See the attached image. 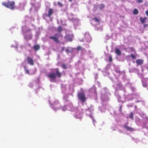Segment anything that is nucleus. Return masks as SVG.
Instances as JSON below:
<instances>
[{"label": "nucleus", "instance_id": "37998d69", "mask_svg": "<svg viewBox=\"0 0 148 148\" xmlns=\"http://www.w3.org/2000/svg\"><path fill=\"white\" fill-rule=\"evenodd\" d=\"M135 102H138V101H135Z\"/></svg>", "mask_w": 148, "mask_h": 148}, {"label": "nucleus", "instance_id": "f03ea898", "mask_svg": "<svg viewBox=\"0 0 148 148\" xmlns=\"http://www.w3.org/2000/svg\"><path fill=\"white\" fill-rule=\"evenodd\" d=\"M110 95V93L108 92L107 88H105L102 90L101 95V99L102 103H106L109 100V96Z\"/></svg>", "mask_w": 148, "mask_h": 148}, {"label": "nucleus", "instance_id": "6e6552de", "mask_svg": "<svg viewBox=\"0 0 148 148\" xmlns=\"http://www.w3.org/2000/svg\"><path fill=\"white\" fill-rule=\"evenodd\" d=\"M27 60L28 63L30 65H34V63L32 59L29 57H28L27 58Z\"/></svg>", "mask_w": 148, "mask_h": 148}, {"label": "nucleus", "instance_id": "4468645a", "mask_svg": "<svg viewBox=\"0 0 148 148\" xmlns=\"http://www.w3.org/2000/svg\"><path fill=\"white\" fill-rule=\"evenodd\" d=\"M53 10L52 9H50L49 10L48 12V14L47 16L48 17H50L52 14L53 13Z\"/></svg>", "mask_w": 148, "mask_h": 148}, {"label": "nucleus", "instance_id": "dca6fc26", "mask_svg": "<svg viewBox=\"0 0 148 148\" xmlns=\"http://www.w3.org/2000/svg\"><path fill=\"white\" fill-rule=\"evenodd\" d=\"M62 30V26H60L57 28V31L59 33H60Z\"/></svg>", "mask_w": 148, "mask_h": 148}, {"label": "nucleus", "instance_id": "bb28decb", "mask_svg": "<svg viewBox=\"0 0 148 148\" xmlns=\"http://www.w3.org/2000/svg\"><path fill=\"white\" fill-rule=\"evenodd\" d=\"M136 1L138 3H142L143 2V0H136Z\"/></svg>", "mask_w": 148, "mask_h": 148}, {"label": "nucleus", "instance_id": "cd10ccee", "mask_svg": "<svg viewBox=\"0 0 148 148\" xmlns=\"http://www.w3.org/2000/svg\"><path fill=\"white\" fill-rule=\"evenodd\" d=\"M94 20H95V21L97 22H99V19L97 18H94Z\"/></svg>", "mask_w": 148, "mask_h": 148}, {"label": "nucleus", "instance_id": "c85d7f7f", "mask_svg": "<svg viewBox=\"0 0 148 148\" xmlns=\"http://www.w3.org/2000/svg\"><path fill=\"white\" fill-rule=\"evenodd\" d=\"M82 49V47L80 46H78L77 48V49L78 51H79Z\"/></svg>", "mask_w": 148, "mask_h": 148}, {"label": "nucleus", "instance_id": "a18cd8bd", "mask_svg": "<svg viewBox=\"0 0 148 148\" xmlns=\"http://www.w3.org/2000/svg\"><path fill=\"white\" fill-rule=\"evenodd\" d=\"M97 75H95V78H96V77H97Z\"/></svg>", "mask_w": 148, "mask_h": 148}, {"label": "nucleus", "instance_id": "f8f14e48", "mask_svg": "<svg viewBox=\"0 0 148 148\" xmlns=\"http://www.w3.org/2000/svg\"><path fill=\"white\" fill-rule=\"evenodd\" d=\"M33 48L35 51H37L40 49V46L39 45L36 44L34 45L33 46Z\"/></svg>", "mask_w": 148, "mask_h": 148}, {"label": "nucleus", "instance_id": "4be33fe9", "mask_svg": "<svg viewBox=\"0 0 148 148\" xmlns=\"http://www.w3.org/2000/svg\"><path fill=\"white\" fill-rule=\"evenodd\" d=\"M95 86L97 85L99 87L100 85V84L98 81H95Z\"/></svg>", "mask_w": 148, "mask_h": 148}, {"label": "nucleus", "instance_id": "f257e3e1", "mask_svg": "<svg viewBox=\"0 0 148 148\" xmlns=\"http://www.w3.org/2000/svg\"><path fill=\"white\" fill-rule=\"evenodd\" d=\"M126 85L128 87L130 86L131 89L134 92L133 93H132V94H129L128 95H127L126 90L125 88L122 87V85L120 83L117 84V88L120 89L121 90H123L125 93L123 95V96L122 97H121L118 94L116 93L115 94V95L117 98L119 102L123 103L127 101H131L135 99H138L140 97L139 95V94H136V93L134 92V90H135V88L132 86L129 82L126 83Z\"/></svg>", "mask_w": 148, "mask_h": 148}, {"label": "nucleus", "instance_id": "aec40b11", "mask_svg": "<svg viewBox=\"0 0 148 148\" xmlns=\"http://www.w3.org/2000/svg\"><path fill=\"white\" fill-rule=\"evenodd\" d=\"M140 21L142 23H144L145 22V20L143 19V18L140 17Z\"/></svg>", "mask_w": 148, "mask_h": 148}, {"label": "nucleus", "instance_id": "412c9836", "mask_svg": "<svg viewBox=\"0 0 148 148\" xmlns=\"http://www.w3.org/2000/svg\"><path fill=\"white\" fill-rule=\"evenodd\" d=\"M129 118H131L132 119H134L133 118V114L132 112H131L130 114V116H129Z\"/></svg>", "mask_w": 148, "mask_h": 148}, {"label": "nucleus", "instance_id": "c756f323", "mask_svg": "<svg viewBox=\"0 0 148 148\" xmlns=\"http://www.w3.org/2000/svg\"><path fill=\"white\" fill-rule=\"evenodd\" d=\"M122 107V106H120L119 108V110L120 112H121Z\"/></svg>", "mask_w": 148, "mask_h": 148}, {"label": "nucleus", "instance_id": "c03bdc74", "mask_svg": "<svg viewBox=\"0 0 148 148\" xmlns=\"http://www.w3.org/2000/svg\"><path fill=\"white\" fill-rule=\"evenodd\" d=\"M31 30V29H29V31H30Z\"/></svg>", "mask_w": 148, "mask_h": 148}, {"label": "nucleus", "instance_id": "0eeeda50", "mask_svg": "<svg viewBox=\"0 0 148 148\" xmlns=\"http://www.w3.org/2000/svg\"><path fill=\"white\" fill-rule=\"evenodd\" d=\"M127 124H125L124 125L123 127L125 129L127 130L130 131V132H132L135 131V130L134 128H132L131 127L128 126H127Z\"/></svg>", "mask_w": 148, "mask_h": 148}, {"label": "nucleus", "instance_id": "2f4dec72", "mask_svg": "<svg viewBox=\"0 0 148 148\" xmlns=\"http://www.w3.org/2000/svg\"><path fill=\"white\" fill-rule=\"evenodd\" d=\"M65 47H63L62 48V49H61V51L62 52V51H64L65 49Z\"/></svg>", "mask_w": 148, "mask_h": 148}, {"label": "nucleus", "instance_id": "5701e85b", "mask_svg": "<svg viewBox=\"0 0 148 148\" xmlns=\"http://www.w3.org/2000/svg\"><path fill=\"white\" fill-rule=\"evenodd\" d=\"M58 4L59 6L60 7H62L63 6V4L59 1H58Z\"/></svg>", "mask_w": 148, "mask_h": 148}, {"label": "nucleus", "instance_id": "393cba45", "mask_svg": "<svg viewBox=\"0 0 148 148\" xmlns=\"http://www.w3.org/2000/svg\"><path fill=\"white\" fill-rule=\"evenodd\" d=\"M56 74H60L58 69H55Z\"/></svg>", "mask_w": 148, "mask_h": 148}, {"label": "nucleus", "instance_id": "f3484780", "mask_svg": "<svg viewBox=\"0 0 148 148\" xmlns=\"http://www.w3.org/2000/svg\"><path fill=\"white\" fill-rule=\"evenodd\" d=\"M105 7V5L103 4H101L99 5V7L100 10H101L102 9L104 8Z\"/></svg>", "mask_w": 148, "mask_h": 148}, {"label": "nucleus", "instance_id": "20e7f679", "mask_svg": "<svg viewBox=\"0 0 148 148\" xmlns=\"http://www.w3.org/2000/svg\"><path fill=\"white\" fill-rule=\"evenodd\" d=\"M62 36V35H60L59 34L56 33L53 36H50L49 37L50 39L52 40L56 43H58L60 42L59 38L60 37Z\"/></svg>", "mask_w": 148, "mask_h": 148}, {"label": "nucleus", "instance_id": "ddd939ff", "mask_svg": "<svg viewBox=\"0 0 148 148\" xmlns=\"http://www.w3.org/2000/svg\"><path fill=\"white\" fill-rule=\"evenodd\" d=\"M104 104H103L102 108L100 107H99V109L101 112H104L105 111V109Z\"/></svg>", "mask_w": 148, "mask_h": 148}, {"label": "nucleus", "instance_id": "a19ab883", "mask_svg": "<svg viewBox=\"0 0 148 148\" xmlns=\"http://www.w3.org/2000/svg\"><path fill=\"white\" fill-rule=\"evenodd\" d=\"M137 120H139V119H137L136 120V121Z\"/></svg>", "mask_w": 148, "mask_h": 148}, {"label": "nucleus", "instance_id": "1a4fd4ad", "mask_svg": "<svg viewBox=\"0 0 148 148\" xmlns=\"http://www.w3.org/2000/svg\"><path fill=\"white\" fill-rule=\"evenodd\" d=\"M65 38L69 42H71L73 40V36L72 35L68 34L65 36Z\"/></svg>", "mask_w": 148, "mask_h": 148}, {"label": "nucleus", "instance_id": "e433bc0d", "mask_svg": "<svg viewBox=\"0 0 148 148\" xmlns=\"http://www.w3.org/2000/svg\"><path fill=\"white\" fill-rule=\"evenodd\" d=\"M133 104H130V106H129V105H127V106H129V107H131L132 106Z\"/></svg>", "mask_w": 148, "mask_h": 148}, {"label": "nucleus", "instance_id": "79ce46f5", "mask_svg": "<svg viewBox=\"0 0 148 148\" xmlns=\"http://www.w3.org/2000/svg\"><path fill=\"white\" fill-rule=\"evenodd\" d=\"M113 86L114 87H116V86L115 85H113Z\"/></svg>", "mask_w": 148, "mask_h": 148}, {"label": "nucleus", "instance_id": "a878e982", "mask_svg": "<svg viewBox=\"0 0 148 148\" xmlns=\"http://www.w3.org/2000/svg\"><path fill=\"white\" fill-rule=\"evenodd\" d=\"M24 68H25V73H27V74H29V71L27 69L26 67H24Z\"/></svg>", "mask_w": 148, "mask_h": 148}, {"label": "nucleus", "instance_id": "f704fd0d", "mask_svg": "<svg viewBox=\"0 0 148 148\" xmlns=\"http://www.w3.org/2000/svg\"><path fill=\"white\" fill-rule=\"evenodd\" d=\"M147 25L146 24H144L143 25V27L144 28L147 27Z\"/></svg>", "mask_w": 148, "mask_h": 148}, {"label": "nucleus", "instance_id": "ea45409f", "mask_svg": "<svg viewBox=\"0 0 148 148\" xmlns=\"http://www.w3.org/2000/svg\"><path fill=\"white\" fill-rule=\"evenodd\" d=\"M93 123L94 124V122H95V121H94V119H93Z\"/></svg>", "mask_w": 148, "mask_h": 148}, {"label": "nucleus", "instance_id": "b1692460", "mask_svg": "<svg viewBox=\"0 0 148 148\" xmlns=\"http://www.w3.org/2000/svg\"><path fill=\"white\" fill-rule=\"evenodd\" d=\"M130 55H131V56L132 58V59H136V56L132 54H131Z\"/></svg>", "mask_w": 148, "mask_h": 148}, {"label": "nucleus", "instance_id": "a211bd4d", "mask_svg": "<svg viewBox=\"0 0 148 148\" xmlns=\"http://www.w3.org/2000/svg\"><path fill=\"white\" fill-rule=\"evenodd\" d=\"M62 68L64 69H66L68 68L67 66L64 64H62L61 65Z\"/></svg>", "mask_w": 148, "mask_h": 148}, {"label": "nucleus", "instance_id": "473e14b6", "mask_svg": "<svg viewBox=\"0 0 148 148\" xmlns=\"http://www.w3.org/2000/svg\"><path fill=\"white\" fill-rule=\"evenodd\" d=\"M66 51L67 53H68L69 52V50L68 49H66Z\"/></svg>", "mask_w": 148, "mask_h": 148}, {"label": "nucleus", "instance_id": "49530a36", "mask_svg": "<svg viewBox=\"0 0 148 148\" xmlns=\"http://www.w3.org/2000/svg\"><path fill=\"white\" fill-rule=\"evenodd\" d=\"M146 119L147 120V119Z\"/></svg>", "mask_w": 148, "mask_h": 148}, {"label": "nucleus", "instance_id": "2eb2a0df", "mask_svg": "<svg viewBox=\"0 0 148 148\" xmlns=\"http://www.w3.org/2000/svg\"><path fill=\"white\" fill-rule=\"evenodd\" d=\"M115 52L116 53V54L117 55L119 56H120L121 55V51H120V50L116 48L115 49Z\"/></svg>", "mask_w": 148, "mask_h": 148}, {"label": "nucleus", "instance_id": "c9c22d12", "mask_svg": "<svg viewBox=\"0 0 148 148\" xmlns=\"http://www.w3.org/2000/svg\"><path fill=\"white\" fill-rule=\"evenodd\" d=\"M147 125H148V123L147 124ZM145 127L147 129H148V127H147V126L146 125L145 126Z\"/></svg>", "mask_w": 148, "mask_h": 148}, {"label": "nucleus", "instance_id": "9b49d317", "mask_svg": "<svg viewBox=\"0 0 148 148\" xmlns=\"http://www.w3.org/2000/svg\"><path fill=\"white\" fill-rule=\"evenodd\" d=\"M96 88L93 86V95H94L95 96V101H96L97 99V94L96 91Z\"/></svg>", "mask_w": 148, "mask_h": 148}, {"label": "nucleus", "instance_id": "423d86ee", "mask_svg": "<svg viewBox=\"0 0 148 148\" xmlns=\"http://www.w3.org/2000/svg\"><path fill=\"white\" fill-rule=\"evenodd\" d=\"M84 38L87 42H89L91 41L92 38L89 33H86L84 35Z\"/></svg>", "mask_w": 148, "mask_h": 148}, {"label": "nucleus", "instance_id": "39448f33", "mask_svg": "<svg viewBox=\"0 0 148 148\" xmlns=\"http://www.w3.org/2000/svg\"><path fill=\"white\" fill-rule=\"evenodd\" d=\"M143 75H141V79L142 82V83L144 87H146L148 86V78L145 79L143 77Z\"/></svg>", "mask_w": 148, "mask_h": 148}, {"label": "nucleus", "instance_id": "7ed1b4c3", "mask_svg": "<svg viewBox=\"0 0 148 148\" xmlns=\"http://www.w3.org/2000/svg\"><path fill=\"white\" fill-rule=\"evenodd\" d=\"M2 5L7 8H9L12 10H13L15 8L14 1H8L7 2H3Z\"/></svg>", "mask_w": 148, "mask_h": 148}, {"label": "nucleus", "instance_id": "4c0bfd02", "mask_svg": "<svg viewBox=\"0 0 148 148\" xmlns=\"http://www.w3.org/2000/svg\"><path fill=\"white\" fill-rule=\"evenodd\" d=\"M143 19L145 21L147 19V18L145 17L144 18H143Z\"/></svg>", "mask_w": 148, "mask_h": 148}, {"label": "nucleus", "instance_id": "7c9ffc66", "mask_svg": "<svg viewBox=\"0 0 148 148\" xmlns=\"http://www.w3.org/2000/svg\"><path fill=\"white\" fill-rule=\"evenodd\" d=\"M109 60L110 62H112V58L111 56H110L109 57Z\"/></svg>", "mask_w": 148, "mask_h": 148}, {"label": "nucleus", "instance_id": "58836bf2", "mask_svg": "<svg viewBox=\"0 0 148 148\" xmlns=\"http://www.w3.org/2000/svg\"><path fill=\"white\" fill-rule=\"evenodd\" d=\"M69 0L70 2H71L72 1V0Z\"/></svg>", "mask_w": 148, "mask_h": 148}, {"label": "nucleus", "instance_id": "6ab92c4d", "mask_svg": "<svg viewBox=\"0 0 148 148\" xmlns=\"http://www.w3.org/2000/svg\"><path fill=\"white\" fill-rule=\"evenodd\" d=\"M138 12V10L136 9H134L133 11V13L134 14H137Z\"/></svg>", "mask_w": 148, "mask_h": 148}, {"label": "nucleus", "instance_id": "9d476101", "mask_svg": "<svg viewBox=\"0 0 148 148\" xmlns=\"http://www.w3.org/2000/svg\"><path fill=\"white\" fill-rule=\"evenodd\" d=\"M136 62L138 65H141L143 64V60L141 59H138L136 60Z\"/></svg>", "mask_w": 148, "mask_h": 148}, {"label": "nucleus", "instance_id": "09e8293b", "mask_svg": "<svg viewBox=\"0 0 148 148\" xmlns=\"http://www.w3.org/2000/svg\"><path fill=\"white\" fill-rule=\"evenodd\" d=\"M122 1H124V0H121Z\"/></svg>", "mask_w": 148, "mask_h": 148}, {"label": "nucleus", "instance_id": "72a5a7b5", "mask_svg": "<svg viewBox=\"0 0 148 148\" xmlns=\"http://www.w3.org/2000/svg\"><path fill=\"white\" fill-rule=\"evenodd\" d=\"M145 13L146 15L147 16H148V10H147L145 12Z\"/></svg>", "mask_w": 148, "mask_h": 148}, {"label": "nucleus", "instance_id": "de8ad7c7", "mask_svg": "<svg viewBox=\"0 0 148 148\" xmlns=\"http://www.w3.org/2000/svg\"><path fill=\"white\" fill-rule=\"evenodd\" d=\"M51 74H54L53 73H52Z\"/></svg>", "mask_w": 148, "mask_h": 148}]
</instances>
